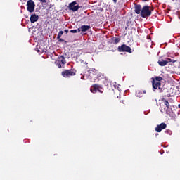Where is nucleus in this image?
Wrapping results in <instances>:
<instances>
[{"mask_svg": "<svg viewBox=\"0 0 180 180\" xmlns=\"http://www.w3.org/2000/svg\"><path fill=\"white\" fill-rule=\"evenodd\" d=\"M141 16L142 18H148V16H151V10H150V6H145L142 8Z\"/></svg>", "mask_w": 180, "mask_h": 180, "instance_id": "nucleus-1", "label": "nucleus"}, {"mask_svg": "<svg viewBox=\"0 0 180 180\" xmlns=\"http://www.w3.org/2000/svg\"><path fill=\"white\" fill-rule=\"evenodd\" d=\"M36 6V4H34V1L32 0H29L27 2V10L28 12H34V7Z\"/></svg>", "mask_w": 180, "mask_h": 180, "instance_id": "nucleus-2", "label": "nucleus"}, {"mask_svg": "<svg viewBox=\"0 0 180 180\" xmlns=\"http://www.w3.org/2000/svg\"><path fill=\"white\" fill-rule=\"evenodd\" d=\"M90 91L93 94H95V93H96L98 91L100 92L101 94H102V92H103V89L101 86L95 84L93 86H91Z\"/></svg>", "mask_w": 180, "mask_h": 180, "instance_id": "nucleus-3", "label": "nucleus"}, {"mask_svg": "<svg viewBox=\"0 0 180 180\" xmlns=\"http://www.w3.org/2000/svg\"><path fill=\"white\" fill-rule=\"evenodd\" d=\"M69 9L73 12H76V11L79 9V6L77 5V1H73L70 4Z\"/></svg>", "mask_w": 180, "mask_h": 180, "instance_id": "nucleus-4", "label": "nucleus"}, {"mask_svg": "<svg viewBox=\"0 0 180 180\" xmlns=\"http://www.w3.org/2000/svg\"><path fill=\"white\" fill-rule=\"evenodd\" d=\"M62 75L65 78H68L70 77H72V76L75 75V73L74 72H72V70H65V71L62 72Z\"/></svg>", "mask_w": 180, "mask_h": 180, "instance_id": "nucleus-5", "label": "nucleus"}, {"mask_svg": "<svg viewBox=\"0 0 180 180\" xmlns=\"http://www.w3.org/2000/svg\"><path fill=\"white\" fill-rule=\"evenodd\" d=\"M119 51H127V53H131V48L127 46L125 44L122 45L118 47Z\"/></svg>", "mask_w": 180, "mask_h": 180, "instance_id": "nucleus-6", "label": "nucleus"}, {"mask_svg": "<svg viewBox=\"0 0 180 180\" xmlns=\"http://www.w3.org/2000/svg\"><path fill=\"white\" fill-rule=\"evenodd\" d=\"M164 129H167V124L165 123H161L157 126L155 128V131L158 133H161L162 130H164Z\"/></svg>", "mask_w": 180, "mask_h": 180, "instance_id": "nucleus-7", "label": "nucleus"}, {"mask_svg": "<svg viewBox=\"0 0 180 180\" xmlns=\"http://www.w3.org/2000/svg\"><path fill=\"white\" fill-rule=\"evenodd\" d=\"M153 88L154 89H158L161 86V82L155 81V79H153L152 82Z\"/></svg>", "mask_w": 180, "mask_h": 180, "instance_id": "nucleus-8", "label": "nucleus"}, {"mask_svg": "<svg viewBox=\"0 0 180 180\" xmlns=\"http://www.w3.org/2000/svg\"><path fill=\"white\" fill-rule=\"evenodd\" d=\"M39 20V15H37L36 14H33L30 17V22L31 23H34V22H37Z\"/></svg>", "mask_w": 180, "mask_h": 180, "instance_id": "nucleus-9", "label": "nucleus"}, {"mask_svg": "<svg viewBox=\"0 0 180 180\" xmlns=\"http://www.w3.org/2000/svg\"><path fill=\"white\" fill-rule=\"evenodd\" d=\"M158 64H159V65H160V67H164V66L167 65V64H168V61L160 58L158 60Z\"/></svg>", "mask_w": 180, "mask_h": 180, "instance_id": "nucleus-10", "label": "nucleus"}, {"mask_svg": "<svg viewBox=\"0 0 180 180\" xmlns=\"http://www.w3.org/2000/svg\"><path fill=\"white\" fill-rule=\"evenodd\" d=\"M135 12L137 15L141 14V5H135Z\"/></svg>", "mask_w": 180, "mask_h": 180, "instance_id": "nucleus-11", "label": "nucleus"}, {"mask_svg": "<svg viewBox=\"0 0 180 180\" xmlns=\"http://www.w3.org/2000/svg\"><path fill=\"white\" fill-rule=\"evenodd\" d=\"M58 63H61L62 64H65L67 63L65 61V58L63 56H60L58 57Z\"/></svg>", "mask_w": 180, "mask_h": 180, "instance_id": "nucleus-12", "label": "nucleus"}, {"mask_svg": "<svg viewBox=\"0 0 180 180\" xmlns=\"http://www.w3.org/2000/svg\"><path fill=\"white\" fill-rule=\"evenodd\" d=\"M89 29H91V26L89 25H82L81 27L82 32H87Z\"/></svg>", "mask_w": 180, "mask_h": 180, "instance_id": "nucleus-13", "label": "nucleus"}, {"mask_svg": "<svg viewBox=\"0 0 180 180\" xmlns=\"http://www.w3.org/2000/svg\"><path fill=\"white\" fill-rule=\"evenodd\" d=\"M162 104L165 105V106H166V108H167V109H170L169 108V103L168 101H167V100L162 99Z\"/></svg>", "mask_w": 180, "mask_h": 180, "instance_id": "nucleus-14", "label": "nucleus"}, {"mask_svg": "<svg viewBox=\"0 0 180 180\" xmlns=\"http://www.w3.org/2000/svg\"><path fill=\"white\" fill-rule=\"evenodd\" d=\"M112 43H114V44H117V43H119V41H120V39L114 37L112 39Z\"/></svg>", "mask_w": 180, "mask_h": 180, "instance_id": "nucleus-15", "label": "nucleus"}, {"mask_svg": "<svg viewBox=\"0 0 180 180\" xmlns=\"http://www.w3.org/2000/svg\"><path fill=\"white\" fill-rule=\"evenodd\" d=\"M155 81H156L157 82H160V81H162V77L158 76L155 77V79H154Z\"/></svg>", "mask_w": 180, "mask_h": 180, "instance_id": "nucleus-16", "label": "nucleus"}, {"mask_svg": "<svg viewBox=\"0 0 180 180\" xmlns=\"http://www.w3.org/2000/svg\"><path fill=\"white\" fill-rule=\"evenodd\" d=\"M63 34H64V32L60 31L58 34L57 39H60V37H61V36H63Z\"/></svg>", "mask_w": 180, "mask_h": 180, "instance_id": "nucleus-17", "label": "nucleus"}, {"mask_svg": "<svg viewBox=\"0 0 180 180\" xmlns=\"http://www.w3.org/2000/svg\"><path fill=\"white\" fill-rule=\"evenodd\" d=\"M90 71H91L92 72H94V74H96V72H98V70L96 69H91Z\"/></svg>", "mask_w": 180, "mask_h": 180, "instance_id": "nucleus-18", "label": "nucleus"}, {"mask_svg": "<svg viewBox=\"0 0 180 180\" xmlns=\"http://www.w3.org/2000/svg\"><path fill=\"white\" fill-rule=\"evenodd\" d=\"M77 30H70V33H77Z\"/></svg>", "mask_w": 180, "mask_h": 180, "instance_id": "nucleus-19", "label": "nucleus"}, {"mask_svg": "<svg viewBox=\"0 0 180 180\" xmlns=\"http://www.w3.org/2000/svg\"><path fill=\"white\" fill-rule=\"evenodd\" d=\"M166 61H168V63H172V60L171 58H167Z\"/></svg>", "mask_w": 180, "mask_h": 180, "instance_id": "nucleus-20", "label": "nucleus"}, {"mask_svg": "<svg viewBox=\"0 0 180 180\" xmlns=\"http://www.w3.org/2000/svg\"><path fill=\"white\" fill-rule=\"evenodd\" d=\"M77 32H78V33H79V32H82V30L81 29V27L77 29Z\"/></svg>", "mask_w": 180, "mask_h": 180, "instance_id": "nucleus-21", "label": "nucleus"}, {"mask_svg": "<svg viewBox=\"0 0 180 180\" xmlns=\"http://www.w3.org/2000/svg\"><path fill=\"white\" fill-rule=\"evenodd\" d=\"M58 68H61V64H58Z\"/></svg>", "mask_w": 180, "mask_h": 180, "instance_id": "nucleus-22", "label": "nucleus"}, {"mask_svg": "<svg viewBox=\"0 0 180 180\" xmlns=\"http://www.w3.org/2000/svg\"><path fill=\"white\" fill-rule=\"evenodd\" d=\"M41 2L46 3V0H41Z\"/></svg>", "mask_w": 180, "mask_h": 180, "instance_id": "nucleus-23", "label": "nucleus"}, {"mask_svg": "<svg viewBox=\"0 0 180 180\" xmlns=\"http://www.w3.org/2000/svg\"><path fill=\"white\" fill-rule=\"evenodd\" d=\"M113 2H115V4H116V2H117V0H113Z\"/></svg>", "mask_w": 180, "mask_h": 180, "instance_id": "nucleus-24", "label": "nucleus"}, {"mask_svg": "<svg viewBox=\"0 0 180 180\" xmlns=\"http://www.w3.org/2000/svg\"><path fill=\"white\" fill-rule=\"evenodd\" d=\"M81 78H82V79H84V76H83V77H82Z\"/></svg>", "mask_w": 180, "mask_h": 180, "instance_id": "nucleus-25", "label": "nucleus"}, {"mask_svg": "<svg viewBox=\"0 0 180 180\" xmlns=\"http://www.w3.org/2000/svg\"><path fill=\"white\" fill-rule=\"evenodd\" d=\"M65 32H68V30H65Z\"/></svg>", "mask_w": 180, "mask_h": 180, "instance_id": "nucleus-26", "label": "nucleus"}]
</instances>
